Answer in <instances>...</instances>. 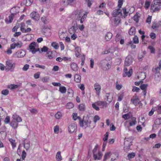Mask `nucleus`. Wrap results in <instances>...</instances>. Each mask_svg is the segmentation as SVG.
<instances>
[{"instance_id":"37","label":"nucleus","mask_w":161,"mask_h":161,"mask_svg":"<svg viewBox=\"0 0 161 161\" xmlns=\"http://www.w3.org/2000/svg\"><path fill=\"white\" fill-rule=\"evenodd\" d=\"M140 16H139V13H136L135 15L133 17V19L136 23H138L139 21L138 18Z\"/></svg>"},{"instance_id":"49","label":"nucleus","mask_w":161,"mask_h":161,"mask_svg":"<svg viewBox=\"0 0 161 161\" xmlns=\"http://www.w3.org/2000/svg\"><path fill=\"white\" fill-rule=\"evenodd\" d=\"M21 26L20 27V30L23 32L25 33V29L23 27L24 26L25 24L23 23H22L21 24Z\"/></svg>"},{"instance_id":"20","label":"nucleus","mask_w":161,"mask_h":161,"mask_svg":"<svg viewBox=\"0 0 161 161\" xmlns=\"http://www.w3.org/2000/svg\"><path fill=\"white\" fill-rule=\"evenodd\" d=\"M97 104L99 106H101L102 108H103L104 107H107V103L104 101H98L97 102Z\"/></svg>"},{"instance_id":"40","label":"nucleus","mask_w":161,"mask_h":161,"mask_svg":"<svg viewBox=\"0 0 161 161\" xmlns=\"http://www.w3.org/2000/svg\"><path fill=\"white\" fill-rule=\"evenodd\" d=\"M73 119L75 120L77 119H79L80 121L81 119V118L79 117H77V114L76 113H74L72 115Z\"/></svg>"},{"instance_id":"33","label":"nucleus","mask_w":161,"mask_h":161,"mask_svg":"<svg viewBox=\"0 0 161 161\" xmlns=\"http://www.w3.org/2000/svg\"><path fill=\"white\" fill-rule=\"evenodd\" d=\"M129 34L130 35H133L135 33V28L134 27H131L129 31Z\"/></svg>"},{"instance_id":"48","label":"nucleus","mask_w":161,"mask_h":161,"mask_svg":"<svg viewBox=\"0 0 161 161\" xmlns=\"http://www.w3.org/2000/svg\"><path fill=\"white\" fill-rule=\"evenodd\" d=\"M9 91L8 89L3 90L1 92V94L4 95H7L8 94Z\"/></svg>"},{"instance_id":"36","label":"nucleus","mask_w":161,"mask_h":161,"mask_svg":"<svg viewBox=\"0 0 161 161\" xmlns=\"http://www.w3.org/2000/svg\"><path fill=\"white\" fill-rule=\"evenodd\" d=\"M155 80L157 81V82H158L160 81V73H158L156 74H155Z\"/></svg>"},{"instance_id":"29","label":"nucleus","mask_w":161,"mask_h":161,"mask_svg":"<svg viewBox=\"0 0 161 161\" xmlns=\"http://www.w3.org/2000/svg\"><path fill=\"white\" fill-rule=\"evenodd\" d=\"M110 93H107L106 95V101L109 103H110L112 101L113 98L112 97H110Z\"/></svg>"},{"instance_id":"46","label":"nucleus","mask_w":161,"mask_h":161,"mask_svg":"<svg viewBox=\"0 0 161 161\" xmlns=\"http://www.w3.org/2000/svg\"><path fill=\"white\" fill-rule=\"evenodd\" d=\"M31 113L33 114H36L38 113V110L36 109L32 108L29 109Z\"/></svg>"},{"instance_id":"25","label":"nucleus","mask_w":161,"mask_h":161,"mask_svg":"<svg viewBox=\"0 0 161 161\" xmlns=\"http://www.w3.org/2000/svg\"><path fill=\"white\" fill-rule=\"evenodd\" d=\"M136 118L135 117H133L131 118V120L129 123V125L130 126H132L135 125L136 123Z\"/></svg>"},{"instance_id":"47","label":"nucleus","mask_w":161,"mask_h":161,"mask_svg":"<svg viewBox=\"0 0 161 161\" xmlns=\"http://www.w3.org/2000/svg\"><path fill=\"white\" fill-rule=\"evenodd\" d=\"M133 40L134 43L135 44H137L139 43L138 38L136 36H135Z\"/></svg>"},{"instance_id":"45","label":"nucleus","mask_w":161,"mask_h":161,"mask_svg":"<svg viewBox=\"0 0 161 161\" xmlns=\"http://www.w3.org/2000/svg\"><path fill=\"white\" fill-rule=\"evenodd\" d=\"M97 102L92 103V106L93 108L96 110L98 111L99 110V108L97 106Z\"/></svg>"},{"instance_id":"58","label":"nucleus","mask_w":161,"mask_h":161,"mask_svg":"<svg viewBox=\"0 0 161 161\" xmlns=\"http://www.w3.org/2000/svg\"><path fill=\"white\" fill-rule=\"evenodd\" d=\"M148 49H149L150 50V51L151 53H154L155 52V49L154 48L152 47L151 46H149L148 47Z\"/></svg>"},{"instance_id":"56","label":"nucleus","mask_w":161,"mask_h":161,"mask_svg":"<svg viewBox=\"0 0 161 161\" xmlns=\"http://www.w3.org/2000/svg\"><path fill=\"white\" fill-rule=\"evenodd\" d=\"M104 137L103 139V141H107L108 136V133L106 132L104 135Z\"/></svg>"},{"instance_id":"41","label":"nucleus","mask_w":161,"mask_h":161,"mask_svg":"<svg viewBox=\"0 0 161 161\" xmlns=\"http://www.w3.org/2000/svg\"><path fill=\"white\" fill-rule=\"evenodd\" d=\"M74 105L72 103H68L66 105V108L68 109H70L74 107Z\"/></svg>"},{"instance_id":"50","label":"nucleus","mask_w":161,"mask_h":161,"mask_svg":"<svg viewBox=\"0 0 161 161\" xmlns=\"http://www.w3.org/2000/svg\"><path fill=\"white\" fill-rule=\"evenodd\" d=\"M52 53V52L51 51H48L47 53V57L50 59H52L53 58Z\"/></svg>"},{"instance_id":"63","label":"nucleus","mask_w":161,"mask_h":161,"mask_svg":"<svg viewBox=\"0 0 161 161\" xmlns=\"http://www.w3.org/2000/svg\"><path fill=\"white\" fill-rule=\"evenodd\" d=\"M86 1L87 3L88 6L90 7L92 3V0H86Z\"/></svg>"},{"instance_id":"34","label":"nucleus","mask_w":161,"mask_h":161,"mask_svg":"<svg viewBox=\"0 0 161 161\" xmlns=\"http://www.w3.org/2000/svg\"><path fill=\"white\" fill-rule=\"evenodd\" d=\"M9 141L10 142V143L11 144L12 148H13L16 147V143L15 142V141L14 140L12 139V138H9Z\"/></svg>"},{"instance_id":"52","label":"nucleus","mask_w":161,"mask_h":161,"mask_svg":"<svg viewBox=\"0 0 161 161\" xmlns=\"http://www.w3.org/2000/svg\"><path fill=\"white\" fill-rule=\"evenodd\" d=\"M122 85H119L118 84V81L116 83V88L118 90H120L122 87Z\"/></svg>"},{"instance_id":"51","label":"nucleus","mask_w":161,"mask_h":161,"mask_svg":"<svg viewBox=\"0 0 161 161\" xmlns=\"http://www.w3.org/2000/svg\"><path fill=\"white\" fill-rule=\"evenodd\" d=\"M136 155V154L134 153H129L128 154V157L129 158H134Z\"/></svg>"},{"instance_id":"38","label":"nucleus","mask_w":161,"mask_h":161,"mask_svg":"<svg viewBox=\"0 0 161 161\" xmlns=\"http://www.w3.org/2000/svg\"><path fill=\"white\" fill-rule=\"evenodd\" d=\"M15 46L17 48H20L23 45L22 42L20 41H19L17 43H15Z\"/></svg>"},{"instance_id":"8","label":"nucleus","mask_w":161,"mask_h":161,"mask_svg":"<svg viewBox=\"0 0 161 161\" xmlns=\"http://www.w3.org/2000/svg\"><path fill=\"white\" fill-rule=\"evenodd\" d=\"M76 0H62L60 3V5L62 7H66L68 5H71L72 3Z\"/></svg>"},{"instance_id":"18","label":"nucleus","mask_w":161,"mask_h":161,"mask_svg":"<svg viewBox=\"0 0 161 161\" xmlns=\"http://www.w3.org/2000/svg\"><path fill=\"white\" fill-rule=\"evenodd\" d=\"M12 118L14 120H15L18 123L22 121V118L19 115L15 114L13 115Z\"/></svg>"},{"instance_id":"27","label":"nucleus","mask_w":161,"mask_h":161,"mask_svg":"<svg viewBox=\"0 0 161 161\" xmlns=\"http://www.w3.org/2000/svg\"><path fill=\"white\" fill-rule=\"evenodd\" d=\"M148 85L145 84H142L140 86V88L143 90H144V95H145L146 93V90Z\"/></svg>"},{"instance_id":"54","label":"nucleus","mask_w":161,"mask_h":161,"mask_svg":"<svg viewBox=\"0 0 161 161\" xmlns=\"http://www.w3.org/2000/svg\"><path fill=\"white\" fill-rule=\"evenodd\" d=\"M145 36L144 35H142L141 36L142 42L143 44H146L147 43V41L145 39Z\"/></svg>"},{"instance_id":"17","label":"nucleus","mask_w":161,"mask_h":161,"mask_svg":"<svg viewBox=\"0 0 161 161\" xmlns=\"http://www.w3.org/2000/svg\"><path fill=\"white\" fill-rule=\"evenodd\" d=\"M94 87L95 90L96 91V94L99 95L101 90V87L100 85L97 83H95L94 84Z\"/></svg>"},{"instance_id":"14","label":"nucleus","mask_w":161,"mask_h":161,"mask_svg":"<svg viewBox=\"0 0 161 161\" xmlns=\"http://www.w3.org/2000/svg\"><path fill=\"white\" fill-rule=\"evenodd\" d=\"M31 18L33 19L38 21L40 19V16L39 14L36 12H33L30 14Z\"/></svg>"},{"instance_id":"13","label":"nucleus","mask_w":161,"mask_h":161,"mask_svg":"<svg viewBox=\"0 0 161 161\" xmlns=\"http://www.w3.org/2000/svg\"><path fill=\"white\" fill-rule=\"evenodd\" d=\"M78 29V25L77 23L75 22L74 25L69 29V32L72 34L73 33H75Z\"/></svg>"},{"instance_id":"5","label":"nucleus","mask_w":161,"mask_h":161,"mask_svg":"<svg viewBox=\"0 0 161 161\" xmlns=\"http://www.w3.org/2000/svg\"><path fill=\"white\" fill-rule=\"evenodd\" d=\"M120 18L119 16H112L110 19L112 25L114 26H117L120 23Z\"/></svg>"},{"instance_id":"4","label":"nucleus","mask_w":161,"mask_h":161,"mask_svg":"<svg viewBox=\"0 0 161 161\" xmlns=\"http://www.w3.org/2000/svg\"><path fill=\"white\" fill-rule=\"evenodd\" d=\"M16 64L13 63L11 60H8L6 61L5 69L7 71H13L15 67Z\"/></svg>"},{"instance_id":"7","label":"nucleus","mask_w":161,"mask_h":161,"mask_svg":"<svg viewBox=\"0 0 161 161\" xmlns=\"http://www.w3.org/2000/svg\"><path fill=\"white\" fill-rule=\"evenodd\" d=\"M77 125L74 123H71L68 126V131L70 133L75 132L77 130Z\"/></svg>"},{"instance_id":"24","label":"nucleus","mask_w":161,"mask_h":161,"mask_svg":"<svg viewBox=\"0 0 161 161\" xmlns=\"http://www.w3.org/2000/svg\"><path fill=\"white\" fill-rule=\"evenodd\" d=\"M112 34L110 32H107L105 36V38L107 41H109L112 37Z\"/></svg>"},{"instance_id":"19","label":"nucleus","mask_w":161,"mask_h":161,"mask_svg":"<svg viewBox=\"0 0 161 161\" xmlns=\"http://www.w3.org/2000/svg\"><path fill=\"white\" fill-rule=\"evenodd\" d=\"M122 10L124 14V15H123L122 14V16H121V18H126V16L128 15V14L130 15V14H131V13L129 11H127V9L126 8H124Z\"/></svg>"},{"instance_id":"62","label":"nucleus","mask_w":161,"mask_h":161,"mask_svg":"<svg viewBox=\"0 0 161 161\" xmlns=\"http://www.w3.org/2000/svg\"><path fill=\"white\" fill-rule=\"evenodd\" d=\"M29 65L28 64H25L24 65V67L22 68V70L24 71H27L29 69Z\"/></svg>"},{"instance_id":"43","label":"nucleus","mask_w":161,"mask_h":161,"mask_svg":"<svg viewBox=\"0 0 161 161\" xmlns=\"http://www.w3.org/2000/svg\"><path fill=\"white\" fill-rule=\"evenodd\" d=\"M51 46L56 49L58 48L59 46L57 43L55 42H53L51 44Z\"/></svg>"},{"instance_id":"57","label":"nucleus","mask_w":161,"mask_h":161,"mask_svg":"<svg viewBox=\"0 0 161 161\" xmlns=\"http://www.w3.org/2000/svg\"><path fill=\"white\" fill-rule=\"evenodd\" d=\"M79 49V47H77L75 49L76 51L75 53V56L77 57H80V53L78 51V49Z\"/></svg>"},{"instance_id":"9","label":"nucleus","mask_w":161,"mask_h":161,"mask_svg":"<svg viewBox=\"0 0 161 161\" xmlns=\"http://www.w3.org/2000/svg\"><path fill=\"white\" fill-rule=\"evenodd\" d=\"M132 72L133 71L132 69H130L128 72L127 68H126V67H125L123 70V76L124 77L127 76L128 77H130L131 75Z\"/></svg>"},{"instance_id":"3","label":"nucleus","mask_w":161,"mask_h":161,"mask_svg":"<svg viewBox=\"0 0 161 161\" xmlns=\"http://www.w3.org/2000/svg\"><path fill=\"white\" fill-rule=\"evenodd\" d=\"M100 64L103 70H107L110 69L111 67V64L106 59L101 60L100 62Z\"/></svg>"},{"instance_id":"6","label":"nucleus","mask_w":161,"mask_h":161,"mask_svg":"<svg viewBox=\"0 0 161 161\" xmlns=\"http://www.w3.org/2000/svg\"><path fill=\"white\" fill-rule=\"evenodd\" d=\"M29 48L30 51L33 54L35 53L37 51H40L39 48H36V43L35 42H31L29 45Z\"/></svg>"},{"instance_id":"55","label":"nucleus","mask_w":161,"mask_h":161,"mask_svg":"<svg viewBox=\"0 0 161 161\" xmlns=\"http://www.w3.org/2000/svg\"><path fill=\"white\" fill-rule=\"evenodd\" d=\"M110 154V153H105L104 156V158L103 159L104 161H106L107 159L109 157Z\"/></svg>"},{"instance_id":"16","label":"nucleus","mask_w":161,"mask_h":161,"mask_svg":"<svg viewBox=\"0 0 161 161\" xmlns=\"http://www.w3.org/2000/svg\"><path fill=\"white\" fill-rule=\"evenodd\" d=\"M15 14H12L10 15L7 18H6L5 19L6 23L7 24L11 23L13 19L14 15Z\"/></svg>"},{"instance_id":"39","label":"nucleus","mask_w":161,"mask_h":161,"mask_svg":"<svg viewBox=\"0 0 161 161\" xmlns=\"http://www.w3.org/2000/svg\"><path fill=\"white\" fill-rule=\"evenodd\" d=\"M18 86L17 85L13 84H11L8 86V88L10 89H14L17 88Z\"/></svg>"},{"instance_id":"11","label":"nucleus","mask_w":161,"mask_h":161,"mask_svg":"<svg viewBox=\"0 0 161 161\" xmlns=\"http://www.w3.org/2000/svg\"><path fill=\"white\" fill-rule=\"evenodd\" d=\"M113 16H119L121 17L122 16V10L120 8H118L114 9L112 12Z\"/></svg>"},{"instance_id":"15","label":"nucleus","mask_w":161,"mask_h":161,"mask_svg":"<svg viewBox=\"0 0 161 161\" xmlns=\"http://www.w3.org/2000/svg\"><path fill=\"white\" fill-rule=\"evenodd\" d=\"M89 121L88 120H82L81 119L80 121L79 124L80 126L83 127H84L85 128L90 127V125H88Z\"/></svg>"},{"instance_id":"60","label":"nucleus","mask_w":161,"mask_h":161,"mask_svg":"<svg viewBox=\"0 0 161 161\" xmlns=\"http://www.w3.org/2000/svg\"><path fill=\"white\" fill-rule=\"evenodd\" d=\"M150 3L148 1H146L145 4V8L146 9H147L150 5Z\"/></svg>"},{"instance_id":"21","label":"nucleus","mask_w":161,"mask_h":161,"mask_svg":"<svg viewBox=\"0 0 161 161\" xmlns=\"http://www.w3.org/2000/svg\"><path fill=\"white\" fill-rule=\"evenodd\" d=\"M10 125L14 129H15L17 128L18 124L15 121H12L10 123Z\"/></svg>"},{"instance_id":"64","label":"nucleus","mask_w":161,"mask_h":161,"mask_svg":"<svg viewBox=\"0 0 161 161\" xmlns=\"http://www.w3.org/2000/svg\"><path fill=\"white\" fill-rule=\"evenodd\" d=\"M122 118L125 119H128L130 118V115L128 114H126L122 115Z\"/></svg>"},{"instance_id":"10","label":"nucleus","mask_w":161,"mask_h":161,"mask_svg":"<svg viewBox=\"0 0 161 161\" xmlns=\"http://www.w3.org/2000/svg\"><path fill=\"white\" fill-rule=\"evenodd\" d=\"M26 53L25 51L21 49L16 52L14 54V57L22 58L25 55Z\"/></svg>"},{"instance_id":"28","label":"nucleus","mask_w":161,"mask_h":161,"mask_svg":"<svg viewBox=\"0 0 161 161\" xmlns=\"http://www.w3.org/2000/svg\"><path fill=\"white\" fill-rule=\"evenodd\" d=\"M56 158L57 161H61L62 159V157L61 155V152H58L56 154Z\"/></svg>"},{"instance_id":"59","label":"nucleus","mask_w":161,"mask_h":161,"mask_svg":"<svg viewBox=\"0 0 161 161\" xmlns=\"http://www.w3.org/2000/svg\"><path fill=\"white\" fill-rule=\"evenodd\" d=\"M100 119V118L99 117L98 115H96L93 118V122L95 123H96L97 121V120H99Z\"/></svg>"},{"instance_id":"42","label":"nucleus","mask_w":161,"mask_h":161,"mask_svg":"<svg viewBox=\"0 0 161 161\" xmlns=\"http://www.w3.org/2000/svg\"><path fill=\"white\" fill-rule=\"evenodd\" d=\"M124 96V94L123 92H121L120 93L118 96V101H122Z\"/></svg>"},{"instance_id":"35","label":"nucleus","mask_w":161,"mask_h":161,"mask_svg":"<svg viewBox=\"0 0 161 161\" xmlns=\"http://www.w3.org/2000/svg\"><path fill=\"white\" fill-rule=\"evenodd\" d=\"M78 108L80 111H83L85 109V105L84 104H80L78 106Z\"/></svg>"},{"instance_id":"30","label":"nucleus","mask_w":161,"mask_h":161,"mask_svg":"<svg viewBox=\"0 0 161 161\" xmlns=\"http://www.w3.org/2000/svg\"><path fill=\"white\" fill-rule=\"evenodd\" d=\"M75 80L77 83L80 82L81 80V77L80 75L76 74L74 76Z\"/></svg>"},{"instance_id":"32","label":"nucleus","mask_w":161,"mask_h":161,"mask_svg":"<svg viewBox=\"0 0 161 161\" xmlns=\"http://www.w3.org/2000/svg\"><path fill=\"white\" fill-rule=\"evenodd\" d=\"M55 117L56 119H60L62 117V114L60 111H58L55 114Z\"/></svg>"},{"instance_id":"23","label":"nucleus","mask_w":161,"mask_h":161,"mask_svg":"<svg viewBox=\"0 0 161 161\" xmlns=\"http://www.w3.org/2000/svg\"><path fill=\"white\" fill-rule=\"evenodd\" d=\"M70 67L73 71H76L78 70V66L75 63H72L70 65Z\"/></svg>"},{"instance_id":"44","label":"nucleus","mask_w":161,"mask_h":161,"mask_svg":"<svg viewBox=\"0 0 161 161\" xmlns=\"http://www.w3.org/2000/svg\"><path fill=\"white\" fill-rule=\"evenodd\" d=\"M160 69H160L157 67L155 68H153L152 69V71L155 74H156L158 73H160L159 70Z\"/></svg>"},{"instance_id":"61","label":"nucleus","mask_w":161,"mask_h":161,"mask_svg":"<svg viewBox=\"0 0 161 161\" xmlns=\"http://www.w3.org/2000/svg\"><path fill=\"white\" fill-rule=\"evenodd\" d=\"M140 90V89L139 88L136 87V86H133V88L132 89V91L133 92H139Z\"/></svg>"},{"instance_id":"22","label":"nucleus","mask_w":161,"mask_h":161,"mask_svg":"<svg viewBox=\"0 0 161 161\" xmlns=\"http://www.w3.org/2000/svg\"><path fill=\"white\" fill-rule=\"evenodd\" d=\"M102 157V154L101 152H99L97 154H94L93 158L95 160H100Z\"/></svg>"},{"instance_id":"26","label":"nucleus","mask_w":161,"mask_h":161,"mask_svg":"<svg viewBox=\"0 0 161 161\" xmlns=\"http://www.w3.org/2000/svg\"><path fill=\"white\" fill-rule=\"evenodd\" d=\"M131 102L135 106L137 105L139 103V100L138 98H132L131 100Z\"/></svg>"},{"instance_id":"53","label":"nucleus","mask_w":161,"mask_h":161,"mask_svg":"<svg viewBox=\"0 0 161 161\" xmlns=\"http://www.w3.org/2000/svg\"><path fill=\"white\" fill-rule=\"evenodd\" d=\"M59 126L58 125H56L54 127V131L55 133H58L59 132Z\"/></svg>"},{"instance_id":"1","label":"nucleus","mask_w":161,"mask_h":161,"mask_svg":"<svg viewBox=\"0 0 161 161\" xmlns=\"http://www.w3.org/2000/svg\"><path fill=\"white\" fill-rule=\"evenodd\" d=\"M76 14H75L76 20L79 21L80 23H82L85 21L87 17V15L83 13L82 10H78L77 11Z\"/></svg>"},{"instance_id":"12","label":"nucleus","mask_w":161,"mask_h":161,"mask_svg":"<svg viewBox=\"0 0 161 161\" xmlns=\"http://www.w3.org/2000/svg\"><path fill=\"white\" fill-rule=\"evenodd\" d=\"M133 58L130 55H128L126 58L125 62V67L129 66L132 63Z\"/></svg>"},{"instance_id":"2","label":"nucleus","mask_w":161,"mask_h":161,"mask_svg":"<svg viewBox=\"0 0 161 161\" xmlns=\"http://www.w3.org/2000/svg\"><path fill=\"white\" fill-rule=\"evenodd\" d=\"M161 1L154 0L151 5V9L153 10V12H155L159 11L161 9Z\"/></svg>"},{"instance_id":"31","label":"nucleus","mask_w":161,"mask_h":161,"mask_svg":"<svg viewBox=\"0 0 161 161\" xmlns=\"http://www.w3.org/2000/svg\"><path fill=\"white\" fill-rule=\"evenodd\" d=\"M59 91L62 93H64L66 92L67 89L65 87L60 86L59 88Z\"/></svg>"}]
</instances>
